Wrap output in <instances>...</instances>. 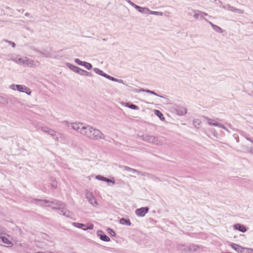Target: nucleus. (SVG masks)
<instances>
[{"instance_id":"1","label":"nucleus","mask_w":253,"mask_h":253,"mask_svg":"<svg viewBox=\"0 0 253 253\" xmlns=\"http://www.w3.org/2000/svg\"><path fill=\"white\" fill-rule=\"evenodd\" d=\"M31 202L38 206L45 207H49L51 206V205H54V206L52 207V209L58 210V212L59 213L70 218H73V214L72 212L67 210L66 205L64 203L58 200H54L52 201H50L46 200L33 199Z\"/></svg>"},{"instance_id":"2","label":"nucleus","mask_w":253,"mask_h":253,"mask_svg":"<svg viewBox=\"0 0 253 253\" xmlns=\"http://www.w3.org/2000/svg\"><path fill=\"white\" fill-rule=\"evenodd\" d=\"M68 126L80 133L83 136L90 139L93 127L87 125H84L80 123H69L66 122Z\"/></svg>"},{"instance_id":"3","label":"nucleus","mask_w":253,"mask_h":253,"mask_svg":"<svg viewBox=\"0 0 253 253\" xmlns=\"http://www.w3.org/2000/svg\"><path fill=\"white\" fill-rule=\"evenodd\" d=\"M141 138L144 141L159 145H162V142L157 137L148 134H145L141 136Z\"/></svg>"},{"instance_id":"4","label":"nucleus","mask_w":253,"mask_h":253,"mask_svg":"<svg viewBox=\"0 0 253 253\" xmlns=\"http://www.w3.org/2000/svg\"><path fill=\"white\" fill-rule=\"evenodd\" d=\"M9 88L14 90H18L19 92H25L28 95H31L32 91L31 89L24 85L11 84Z\"/></svg>"},{"instance_id":"5","label":"nucleus","mask_w":253,"mask_h":253,"mask_svg":"<svg viewBox=\"0 0 253 253\" xmlns=\"http://www.w3.org/2000/svg\"><path fill=\"white\" fill-rule=\"evenodd\" d=\"M105 138V135L101 131L93 127L90 139L100 140Z\"/></svg>"},{"instance_id":"6","label":"nucleus","mask_w":253,"mask_h":253,"mask_svg":"<svg viewBox=\"0 0 253 253\" xmlns=\"http://www.w3.org/2000/svg\"><path fill=\"white\" fill-rule=\"evenodd\" d=\"M204 121H206L207 124L210 126H221V123H218L216 120L212 119L207 117H203Z\"/></svg>"},{"instance_id":"7","label":"nucleus","mask_w":253,"mask_h":253,"mask_svg":"<svg viewBox=\"0 0 253 253\" xmlns=\"http://www.w3.org/2000/svg\"><path fill=\"white\" fill-rule=\"evenodd\" d=\"M73 225L77 228L82 229L83 230H86L87 229L92 230L94 226L93 224H90L88 225H87L77 222H73Z\"/></svg>"},{"instance_id":"8","label":"nucleus","mask_w":253,"mask_h":253,"mask_svg":"<svg viewBox=\"0 0 253 253\" xmlns=\"http://www.w3.org/2000/svg\"><path fill=\"white\" fill-rule=\"evenodd\" d=\"M149 208L147 207H142L135 210V214L140 217H143L149 211Z\"/></svg>"},{"instance_id":"9","label":"nucleus","mask_w":253,"mask_h":253,"mask_svg":"<svg viewBox=\"0 0 253 253\" xmlns=\"http://www.w3.org/2000/svg\"><path fill=\"white\" fill-rule=\"evenodd\" d=\"M86 196L88 202L91 205L94 207H96L97 206L98 204L97 201L92 193H87Z\"/></svg>"},{"instance_id":"10","label":"nucleus","mask_w":253,"mask_h":253,"mask_svg":"<svg viewBox=\"0 0 253 253\" xmlns=\"http://www.w3.org/2000/svg\"><path fill=\"white\" fill-rule=\"evenodd\" d=\"M97 235L103 241L109 242L110 240V238L102 230H98L97 232Z\"/></svg>"},{"instance_id":"11","label":"nucleus","mask_w":253,"mask_h":253,"mask_svg":"<svg viewBox=\"0 0 253 253\" xmlns=\"http://www.w3.org/2000/svg\"><path fill=\"white\" fill-rule=\"evenodd\" d=\"M41 129L43 132L49 134L50 135H51L52 137H54L56 135V132L54 130L48 128V127H46V126L41 127Z\"/></svg>"},{"instance_id":"12","label":"nucleus","mask_w":253,"mask_h":253,"mask_svg":"<svg viewBox=\"0 0 253 253\" xmlns=\"http://www.w3.org/2000/svg\"><path fill=\"white\" fill-rule=\"evenodd\" d=\"M231 246L233 249L239 253H243V252H244V250H245V248H243L241 246L235 243H231Z\"/></svg>"},{"instance_id":"13","label":"nucleus","mask_w":253,"mask_h":253,"mask_svg":"<svg viewBox=\"0 0 253 253\" xmlns=\"http://www.w3.org/2000/svg\"><path fill=\"white\" fill-rule=\"evenodd\" d=\"M0 242L5 244L7 247H11L13 246L12 242L8 238L4 236H0Z\"/></svg>"},{"instance_id":"14","label":"nucleus","mask_w":253,"mask_h":253,"mask_svg":"<svg viewBox=\"0 0 253 253\" xmlns=\"http://www.w3.org/2000/svg\"><path fill=\"white\" fill-rule=\"evenodd\" d=\"M205 20L211 25V26L214 31L219 33H222L223 31L222 29L220 28L219 27L213 24L211 22L208 21L207 19H205Z\"/></svg>"},{"instance_id":"15","label":"nucleus","mask_w":253,"mask_h":253,"mask_svg":"<svg viewBox=\"0 0 253 253\" xmlns=\"http://www.w3.org/2000/svg\"><path fill=\"white\" fill-rule=\"evenodd\" d=\"M234 228L236 230H238L242 232H245L247 230L246 229V227L242 224L237 223L233 226Z\"/></svg>"},{"instance_id":"16","label":"nucleus","mask_w":253,"mask_h":253,"mask_svg":"<svg viewBox=\"0 0 253 253\" xmlns=\"http://www.w3.org/2000/svg\"><path fill=\"white\" fill-rule=\"evenodd\" d=\"M66 66L70 69H71V70H72L73 71L76 72V73H79V71H81V69L75 66V65H73L69 63H67L66 64Z\"/></svg>"},{"instance_id":"17","label":"nucleus","mask_w":253,"mask_h":253,"mask_svg":"<svg viewBox=\"0 0 253 253\" xmlns=\"http://www.w3.org/2000/svg\"><path fill=\"white\" fill-rule=\"evenodd\" d=\"M122 168L124 169L125 170L130 171L132 173H135L137 174H140V171L137 170V169L130 168L127 166H122Z\"/></svg>"},{"instance_id":"18","label":"nucleus","mask_w":253,"mask_h":253,"mask_svg":"<svg viewBox=\"0 0 253 253\" xmlns=\"http://www.w3.org/2000/svg\"><path fill=\"white\" fill-rule=\"evenodd\" d=\"M192 13L194 14V17L195 19H198L200 18V13H201V11L200 10H194V9H192V12H189V15H192Z\"/></svg>"},{"instance_id":"19","label":"nucleus","mask_w":253,"mask_h":253,"mask_svg":"<svg viewBox=\"0 0 253 253\" xmlns=\"http://www.w3.org/2000/svg\"><path fill=\"white\" fill-rule=\"evenodd\" d=\"M176 112L179 115H184L187 113V110L184 107H179L177 109Z\"/></svg>"},{"instance_id":"20","label":"nucleus","mask_w":253,"mask_h":253,"mask_svg":"<svg viewBox=\"0 0 253 253\" xmlns=\"http://www.w3.org/2000/svg\"><path fill=\"white\" fill-rule=\"evenodd\" d=\"M120 223L123 225H126V226H130L131 225V222L129 219H127L125 218H122L120 220Z\"/></svg>"},{"instance_id":"21","label":"nucleus","mask_w":253,"mask_h":253,"mask_svg":"<svg viewBox=\"0 0 253 253\" xmlns=\"http://www.w3.org/2000/svg\"><path fill=\"white\" fill-rule=\"evenodd\" d=\"M135 9L142 13H148L149 11L148 8L146 7H141L138 5H137Z\"/></svg>"},{"instance_id":"22","label":"nucleus","mask_w":253,"mask_h":253,"mask_svg":"<svg viewBox=\"0 0 253 253\" xmlns=\"http://www.w3.org/2000/svg\"><path fill=\"white\" fill-rule=\"evenodd\" d=\"M140 174L142 175L143 176L147 177L149 178L152 179L153 180H156V179H157V178L155 175L147 172L142 173L140 172Z\"/></svg>"},{"instance_id":"23","label":"nucleus","mask_w":253,"mask_h":253,"mask_svg":"<svg viewBox=\"0 0 253 253\" xmlns=\"http://www.w3.org/2000/svg\"><path fill=\"white\" fill-rule=\"evenodd\" d=\"M93 70L95 73H96L100 76H102L105 78L106 77V76L107 75V74L106 73H104L103 71L101 70L99 68H95L93 69Z\"/></svg>"},{"instance_id":"24","label":"nucleus","mask_w":253,"mask_h":253,"mask_svg":"<svg viewBox=\"0 0 253 253\" xmlns=\"http://www.w3.org/2000/svg\"><path fill=\"white\" fill-rule=\"evenodd\" d=\"M35 51L38 52L40 55L44 57H50V53L48 51H44L42 52L38 50H35Z\"/></svg>"},{"instance_id":"25","label":"nucleus","mask_w":253,"mask_h":253,"mask_svg":"<svg viewBox=\"0 0 253 253\" xmlns=\"http://www.w3.org/2000/svg\"><path fill=\"white\" fill-rule=\"evenodd\" d=\"M154 112H155V114L156 116H157L161 120H162V121L164 120L165 117H164L163 114L159 110H155Z\"/></svg>"},{"instance_id":"26","label":"nucleus","mask_w":253,"mask_h":253,"mask_svg":"<svg viewBox=\"0 0 253 253\" xmlns=\"http://www.w3.org/2000/svg\"><path fill=\"white\" fill-rule=\"evenodd\" d=\"M188 247L189 246H186L185 245H180L178 246V249L179 250L181 251H184V252H189L188 250Z\"/></svg>"},{"instance_id":"27","label":"nucleus","mask_w":253,"mask_h":253,"mask_svg":"<svg viewBox=\"0 0 253 253\" xmlns=\"http://www.w3.org/2000/svg\"><path fill=\"white\" fill-rule=\"evenodd\" d=\"M8 103V99L2 96H0V104H7Z\"/></svg>"},{"instance_id":"28","label":"nucleus","mask_w":253,"mask_h":253,"mask_svg":"<svg viewBox=\"0 0 253 253\" xmlns=\"http://www.w3.org/2000/svg\"><path fill=\"white\" fill-rule=\"evenodd\" d=\"M126 106L127 107L130 108L131 109H133V110H138L139 109V107L137 106H136L134 104H130L128 103H126Z\"/></svg>"},{"instance_id":"29","label":"nucleus","mask_w":253,"mask_h":253,"mask_svg":"<svg viewBox=\"0 0 253 253\" xmlns=\"http://www.w3.org/2000/svg\"><path fill=\"white\" fill-rule=\"evenodd\" d=\"M16 62L17 63H23L24 64H25V65H28L29 64V60H27V59H23L22 58H19L17 59Z\"/></svg>"},{"instance_id":"30","label":"nucleus","mask_w":253,"mask_h":253,"mask_svg":"<svg viewBox=\"0 0 253 253\" xmlns=\"http://www.w3.org/2000/svg\"><path fill=\"white\" fill-rule=\"evenodd\" d=\"M143 90V92H145L150 93L151 94H153V95H156V96H159V97H162V98L164 97L163 96L159 95L158 94H157L156 92H155L154 91H151V90H149V89H145V90Z\"/></svg>"},{"instance_id":"31","label":"nucleus","mask_w":253,"mask_h":253,"mask_svg":"<svg viewBox=\"0 0 253 253\" xmlns=\"http://www.w3.org/2000/svg\"><path fill=\"white\" fill-rule=\"evenodd\" d=\"M198 247L196 245H191L188 247L189 252H196Z\"/></svg>"},{"instance_id":"32","label":"nucleus","mask_w":253,"mask_h":253,"mask_svg":"<svg viewBox=\"0 0 253 253\" xmlns=\"http://www.w3.org/2000/svg\"><path fill=\"white\" fill-rule=\"evenodd\" d=\"M149 14H153V15H159V16H162L163 15V13L162 12L160 11H151L149 10V11L148 12Z\"/></svg>"},{"instance_id":"33","label":"nucleus","mask_w":253,"mask_h":253,"mask_svg":"<svg viewBox=\"0 0 253 253\" xmlns=\"http://www.w3.org/2000/svg\"><path fill=\"white\" fill-rule=\"evenodd\" d=\"M193 123L195 127H198V126L201 124V121L198 119H194L193 121Z\"/></svg>"},{"instance_id":"34","label":"nucleus","mask_w":253,"mask_h":253,"mask_svg":"<svg viewBox=\"0 0 253 253\" xmlns=\"http://www.w3.org/2000/svg\"><path fill=\"white\" fill-rule=\"evenodd\" d=\"M75 62L79 65L84 66L85 61H82L79 59L76 58L75 59Z\"/></svg>"},{"instance_id":"35","label":"nucleus","mask_w":253,"mask_h":253,"mask_svg":"<svg viewBox=\"0 0 253 253\" xmlns=\"http://www.w3.org/2000/svg\"><path fill=\"white\" fill-rule=\"evenodd\" d=\"M84 66L88 70H90L92 68V65L86 62H85Z\"/></svg>"},{"instance_id":"36","label":"nucleus","mask_w":253,"mask_h":253,"mask_svg":"<svg viewBox=\"0 0 253 253\" xmlns=\"http://www.w3.org/2000/svg\"><path fill=\"white\" fill-rule=\"evenodd\" d=\"M107 232L108 234H110L112 236H114L115 235V232L111 228H108L107 229Z\"/></svg>"},{"instance_id":"37","label":"nucleus","mask_w":253,"mask_h":253,"mask_svg":"<svg viewBox=\"0 0 253 253\" xmlns=\"http://www.w3.org/2000/svg\"><path fill=\"white\" fill-rule=\"evenodd\" d=\"M7 42L9 44H11L13 48H14L16 46L15 43L14 42H12L11 41H9L7 40H4L2 41V42Z\"/></svg>"},{"instance_id":"38","label":"nucleus","mask_w":253,"mask_h":253,"mask_svg":"<svg viewBox=\"0 0 253 253\" xmlns=\"http://www.w3.org/2000/svg\"><path fill=\"white\" fill-rule=\"evenodd\" d=\"M106 78L111 80V81H114V82H116V80H117V78H115L114 77H113L112 76H110V75H106Z\"/></svg>"},{"instance_id":"39","label":"nucleus","mask_w":253,"mask_h":253,"mask_svg":"<svg viewBox=\"0 0 253 253\" xmlns=\"http://www.w3.org/2000/svg\"><path fill=\"white\" fill-rule=\"evenodd\" d=\"M51 185L53 188H56L57 186V182L55 180H54L52 181L51 183Z\"/></svg>"},{"instance_id":"40","label":"nucleus","mask_w":253,"mask_h":253,"mask_svg":"<svg viewBox=\"0 0 253 253\" xmlns=\"http://www.w3.org/2000/svg\"><path fill=\"white\" fill-rule=\"evenodd\" d=\"M96 178L98 180L104 181V180L105 179V177H104L102 175H98L96 176Z\"/></svg>"},{"instance_id":"41","label":"nucleus","mask_w":253,"mask_h":253,"mask_svg":"<svg viewBox=\"0 0 253 253\" xmlns=\"http://www.w3.org/2000/svg\"><path fill=\"white\" fill-rule=\"evenodd\" d=\"M235 12H236L238 14H243L244 13V10L236 8L235 10Z\"/></svg>"},{"instance_id":"42","label":"nucleus","mask_w":253,"mask_h":253,"mask_svg":"<svg viewBox=\"0 0 253 253\" xmlns=\"http://www.w3.org/2000/svg\"><path fill=\"white\" fill-rule=\"evenodd\" d=\"M126 1L129 4H130L134 8H136V7L137 6V5L135 4V3L131 1L130 0H126Z\"/></svg>"},{"instance_id":"43","label":"nucleus","mask_w":253,"mask_h":253,"mask_svg":"<svg viewBox=\"0 0 253 253\" xmlns=\"http://www.w3.org/2000/svg\"><path fill=\"white\" fill-rule=\"evenodd\" d=\"M81 72H84V75L87 76H91V74L90 72H87L84 70L81 69Z\"/></svg>"},{"instance_id":"44","label":"nucleus","mask_w":253,"mask_h":253,"mask_svg":"<svg viewBox=\"0 0 253 253\" xmlns=\"http://www.w3.org/2000/svg\"><path fill=\"white\" fill-rule=\"evenodd\" d=\"M221 126H219V127L220 128H223L225 130H226V131H227L228 132H229V129L226 128L223 125H222V124H221Z\"/></svg>"},{"instance_id":"45","label":"nucleus","mask_w":253,"mask_h":253,"mask_svg":"<svg viewBox=\"0 0 253 253\" xmlns=\"http://www.w3.org/2000/svg\"><path fill=\"white\" fill-rule=\"evenodd\" d=\"M231 5L230 4H227L226 6L223 5L222 6V7L224 9H227L228 10H229V7H230Z\"/></svg>"},{"instance_id":"46","label":"nucleus","mask_w":253,"mask_h":253,"mask_svg":"<svg viewBox=\"0 0 253 253\" xmlns=\"http://www.w3.org/2000/svg\"><path fill=\"white\" fill-rule=\"evenodd\" d=\"M245 250L248 251V253H253V249L251 248H245Z\"/></svg>"},{"instance_id":"47","label":"nucleus","mask_w":253,"mask_h":253,"mask_svg":"<svg viewBox=\"0 0 253 253\" xmlns=\"http://www.w3.org/2000/svg\"><path fill=\"white\" fill-rule=\"evenodd\" d=\"M104 181H106L107 182H112L113 184L115 183L114 181H112L111 180H110L106 177H105V179H104Z\"/></svg>"},{"instance_id":"48","label":"nucleus","mask_w":253,"mask_h":253,"mask_svg":"<svg viewBox=\"0 0 253 253\" xmlns=\"http://www.w3.org/2000/svg\"><path fill=\"white\" fill-rule=\"evenodd\" d=\"M116 82H118V83H121V84H125V83L124 82V81L123 80H121V79H117Z\"/></svg>"},{"instance_id":"49","label":"nucleus","mask_w":253,"mask_h":253,"mask_svg":"<svg viewBox=\"0 0 253 253\" xmlns=\"http://www.w3.org/2000/svg\"><path fill=\"white\" fill-rule=\"evenodd\" d=\"M235 7L232 6L231 5L230 7H229V11H232V12H235Z\"/></svg>"},{"instance_id":"50","label":"nucleus","mask_w":253,"mask_h":253,"mask_svg":"<svg viewBox=\"0 0 253 253\" xmlns=\"http://www.w3.org/2000/svg\"><path fill=\"white\" fill-rule=\"evenodd\" d=\"M145 90V89H143V88H140L139 89H135V91L136 92H143V90Z\"/></svg>"},{"instance_id":"51","label":"nucleus","mask_w":253,"mask_h":253,"mask_svg":"<svg viewBox=\"0 0 253 253\" xmlns=\"http://www.w3.org/2000/svg\"><path fill=\"white\" fill-rule=\"evenodd\" d=\"M212 134H213V135L214 136H215V137H217V136H218V133H217V132L216 130H214V131L212 132Z\"/></svg>"},{"instance_id":"52","label":"nucleus","mask_w":253,"mask_h":253,"mask_svg":"<svg viewBox=\"0 0 253 253\" xmlns=\"http://www.w3.org/2000/svg\"><path fill=\"white\" fill-rule=\"evenodd\" d=\"M246 139L253 144V140L250 137H246Z\"/></svg>"},{"instance_id":"53","label":"nucleus","mask_w":253,"mask_h":253,"mask_svg":"<svg viewBox=\"0 0 253 253\" xmlns=\"http://www.w3.org/2000/svg\"><path fill=\"white\" fill-rule=\"evenodd\" d=\"M201 13H202V16H207L208 15V14L205 13V12H202L201 11Z\"/></svg>"},{"instance_id":"54","label":"nucleus","mask_w":253,"mask_h":253,"mask_svg":"<svg viewBox=\"0 0 253 253\" xmlns=\"http://www.w3.org/2000/svg\"><path fill=\"white\" fill-rule=\"evenodd\" d=\"M202 13H200V18L201 19H204V20H205V19H206V18L204 17V16H202Z\"/></svg>"},{"instance_id":"55","label":"nucleus","mask_w":253,"mask_h":253,"mask_svg":"<svg viewBox=\"0 0 253 253\" xmlns=\"http://www.w3.org/2000/svg\"><path fill=\"white\" fill-rule=\"evenodd\" d=\"M219 2L220 3V6L222 7V6H223L222 3L220 1H219Z\"/></svg>"},{"instance_id":"56","label":"nucleus","mask_w":253,"mask_h":253,"mask_svg":"<svg viewBox=\"0 0 253 253\" xmlns=\"http://www.w3.org/2000/svg\"><path fill=\"white\" fill-rule=\"evenodd\" d=\"M250 152V153H251L252 154H253V149H251Z\"/></svg>"},{"instance_id":"57","label":"nucleus","mask_w":253,"mask_h":253,"mask_svg":"<svg viewBox=\"0 0 253 253\" xmlns=\"http://www.w3.org/2000/svg\"><path fill=\"white\" fill-rule=\"evenodd\" d=\"M79 73H78V74H80L81 75H83V74H81V71H79Z\"/></svg>"},{"instance_id":"58","label":"nucleus","mask_w":253,"mask_h":253,"mask_svg":"<svg viewBox=\"0 0 253 253\" xmlns=\"http://www.w3.org/2000/svg\"><path fill=\"white\" fill-rule=\"evenodd\" d=\"M25 15H26V16H28V15H29V13H26L25 14Z\"/></svg>"},{"instance_id":"59","label":"nucleus","mask_w":253,"mask_h":253,"mask_svg":"<svg viewBox=\"0 0 253 253\" xmlns=\"http://www.w3.org/2000/svg\"><path fill=\"white\" fill-rule=\"evenodd\" d=\"M55 139H56V141H58V137H56V138H55Z\"/></svg>"},{"instance_id":"60","label":"nucleus","mask_w":253,"mask_h":253,"mask_svg":"<svg viewBox=\"0 0 253 253\" xmlns=\"http://www.w3.org/2000/svg\"><path fill=\"white\" fill-rule=\"evenodd\" d=\"M81 74H83V75H84V72H81Z\"/></svg>"}]
</instances>
